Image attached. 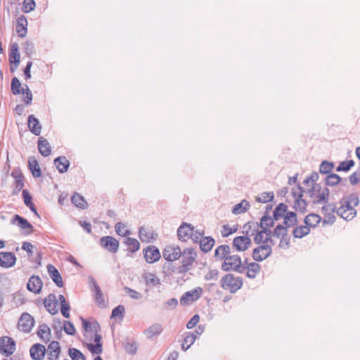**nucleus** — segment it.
I'll return each mask as SVG.
<instances>
[{"label":"nucleus","instance_id":"nucleus-1","mask_svg":"<svg viewBox=\"0 0 360 360\" xmlns=\"http://www.w3.org/2000/svg\"><path fill=\"white\" fill-rule=\"evenodd\" d=\"M359 203V198L356 193L344 196L340 200V206L337 207V214L347 221L353 219L356 215L355 207Z\"/></svg>","mask_w":360,"mask_h":360},{"label":"nucleus","instance_id":"nucleus-2","mask_svg":"<svg viewBox=\"0 0 360 360\" xmlns=\"http://www.w3.org/2000/svg\"><path fill=\"white\" fill-rule=\"evenodd\" d=\"M181 252V264L176 269L173 266L172 269V271H176L178 274H183L190 271L193 268L197 257L195 250L191 248H186Z\"/></svg>","mask_w":360,"mask_h":360},{"label":"nucleus","instance_id":"nucleus-3","mask_svg":"<svg viewBox=\"0 0 360 360\" xmlns=\"http://www.w3.org/2000/svg\"><path fill=\"white\" fill-rule=\"evenodd\" d=\"M309 198L314 204L327 203L329 200V189L322 187L319 184H314L307 191Z\"/></svg>","mask_w":360,"mask_h":360},{"label":"nucleus","instance_id":"nucleus-4","mask_svg":"<svg viewBox=\"0 0 360 360\" xmlns=\"http://www.w3.org/2000/svg\"><path fill=\"white\" fill-rule=\"evenodd\" d=\"M220 284L224 290H229L231 293H236L242 288L243 280L240 276L227 274L221 278Z\"/></svg>","mask_w":360,"mask_h":360},{"label":"nucleus","instance_id":"nucleus-5","mask_svg":"<svg viewBox=\"0 0 360 360\" xmlns=\"http://www.w3.org/2000/svg\"><path fill=\"white\" fill-rule=\"evenodd\" d=\"M221 269L225 271H236L240 274L244 273V267L242 266L241 257L236 254L229 256L226 261L223 262Z\"/></svg>","mask_w":360,"mask_h":360},{"label":"nucleus","instance_id":"nucleus-6","mask_svg":"<svg viewBox=\"0 0 360 360\" xmlns=\"http://www.w3.org/2000/svg\"><path fill=\"white\" fill-rule=\"evenodd\" d=\"M324 205L322 207V213L324 215V218L322 221L323 225H331L335 223L336 217L335 212L337 213V206L334 202L323 203Z\"/></svg>","mask_w":360,"mask_h":360},{"label":"nucleus","instance_id":"nucleus-7","mask_svg":"<svg viewBox=\"0 0 360 360\" xmlns=\"http://www.w3.org/2000/svg\"><path fill=\"white\" fill-rule=\"evenodd\" d=\"M273 236L280 239L278 246L281 248L288 249L290 247V238L288 234V229L282 224H278L274 231Z\"/></svg>","mask_w":360,"mask_h":360},{"label":"nucleus","instance_id":"nucleus-8","mask_svg":"<svg viewBox=\"0 0 360 360\" xmlns=\"http://www.w3.org/2000/svg\"><path fill=\"white\" fill-rule=\"evenodd\" d=\"M274 244H261L253 250L252 258L256 262H262L269 257L272 253V246Z\"/></svg>","mask_w":360,"mask_h":360},{"label":"nucleus","instance_id":"nucleus-9","mask_svg":"<svg viewBox=\"0 0 360 360\" xmlns=\"http://www.w3.org/2000/svg\"><path fill=\"white\" fill-rule=\"evenodd\" d=\"M254 236V242L256 244L271 243L274 244L271 237L273 232L270 229L257 228Z\"/></svg>","mask_w":360,"mask_h":360},{"label":"nucleus","instance_id":"nucleus-10","mask_svg":"<svg viewBox=\"0 0 360 360\" xmlns=\"http://www.w3.org/2000/svg\"><path fill=\"white\" fill-rule=\"evenodd\" d=\"M304 190L300 185L297 188H292V194L295 198L294 208L297 211L304 212L307 208V202L305 200L302 199Z\"/></svg>","mask_w":360,"mask_h":360},{"label":"nucleus","instance_id":"nucleus-11","mask_svg":"<svg viewBox=\"0 0 360 360\" xmlns=\"http://www.w3.org/2000/svg\"><path fill=\"white\" fill-rule=\"evenodd\" d=\"M15 350V342L10 337L3 336L0 338V353L9 356Z\"/></svg>","mask_w":360,"mask_h":360},{"label":"nucleus","instance_id":"nucleus-12","mask_svg":"<svg viewBox=\"0 0 360 360\" xmlns=\"http://www.w3.org/2000/svg\"><path fill=\"white\" fill-rule=\"evenodd\" d=\"M202 294V289L200 287H197L190 291H187L183 294L180 298L181 305H188L192 302L198 300Z\"/></svg>","mask_w":360,"mask_h":360},{"label":"nucleus","instance_id":"nucleus-13","mask_svg":"<svg viewBox=\"0 0 360 360\" xmlns=\"http://www.w3.org/2000/svg\"><path fill=\"white\" fill-rule=\"evenodd\" d=\"M89 281L91 290L94 294V299L96 304L99 307H104L105 306V304L103 298V295L97 281L93 276H89Z\"/></svg>","mask_w":360,"mask_h":360},{"label":"nucleus","instance_id":"nucleus-14","mask_svg":"<svg viewBox=\"0 0 360 360\" xmlns=\"http://www.w3.org/2000/svg\"><path fill=\"white\" fill-rule=\"evenodd\" d=\"M182 255L181 250L178 245H167L162 252L163 258L168 262H174L179 259Z\"/></svg>","mask_w":360,"mask_h":360},{"label":"nucleus","instance_id":"nucleus-15","mask_svg":"<svg viewBox=\"0 0 360 360\" xmlns=\"http://www.w3.org/2000/svg\"><path fill=\"white\" fill-rule=\"evenodd\" d=\"M100 245L111 253H116L119 248V241L112 236H103L100 238Z\"/></svg>","mask_w":360,"mask_h":360},{"label":"nucleus","instance_id":"nucleus-16","mask_svg":"<svg viewBox=\"0 0 360 360\" xmlns=\"http://www.w3.org/2000/svg\"><path fill=\"white\" fill-rule=\"evenodd\" d=\"M18 327L24 333H29L34 325V318L28 313H22L18 320Z\"/></svg>","mask_w":360,"mask_h":360},{"label":"nucleus","instance_id":"nucleus-17","mask_svg":"<svg viewBox=\"0 0 360 360\" xmlns=\"http://www.w3.org/2000/svg\"><path fill=\"white\" fill-rule=\"evenodd\" d=\"M233 248L239 252H244L248 250L252 245V240L248 236H237L233 240Z\"/></svg>","mask_w":360,"mask_h":360},{"label":"nucleus","instance_id":"nucleus-18","mask_svg":"<svg viewBox=\"0 0 360 360\" xmlns=\"http://www.w3.org/2000/svg\"><path fill=\"white\" fill-rule=\"evenodd\" d=\"M16 263V257L11 252H0V266L4 269L13 267Z\"/></svg>","mask_w":360,"mask_h":360},{"label":"nucleus","instance_id":"nucleus-19","mask_svg":"<svg viewBox=\"0 0 360 360\" xmlns=\"http://www.w3.org/2000/svg\"><path fill=\"white\" fill-rule=\"evenodd\" d=\"M146 261L152 264L158 261L161 257L159 250L154 245H150L143 251Z\"/></svg>","mask_w":360,"mask_h":360},{"label":"nucleus","instance_id":"nucleus-20","mask_svg":"<svg viewBox=\"0 0 360 360\" xmlns=\"http://www.w3.org/2000/svg\"><path fill=\"white\" fill-rule=\"evenodd\" d=\"M193 226L190 224L182 223L177 230V236L180 240L186 241L192 237Z\"/></svg>","mask_w":360,"mask_h":360},{"label":"nucleus","instance_id":"nucleus-21","mask_svg":"<svg viewBox=\"0 0 360 360\" xmlns=\"http://www.w3.org/2000/svg\"><path fill=\"white\" fill-rule=\"evenodd\" d=\"M46 309L52 315L58 313V301L54 294L50 293L44 300V302Z\"/></svg>","mask_w":360,"mask_h":360},{"label":"nucleus","instance_id":"nucleus-22","mask_svg":"<svg viewBox=\"0 0 360 360\" xmlns=\"http://www.w3.org/2000/svg\"><path fill=\"white\" fill-rule=\"evenodd\" d=\"M30 353L33 360H42L45 356L46 348L43 345L37 343L31 347Z\"/></svg>","mask_w":360,"mask_h":360},{"label":"nucleus","instance_id":"nucleus-23","mask_svg":"<svg viewBox=\"0 0 360 360\" xmlns=\"http://www.w3.org/2000/svg\"><path fill=\"white\" fill-rule=\"evenodd\" d=\"M42 288V281L38 276H32L27 283V288L29 291L38 294Z\"/></svg>","mask_w":360,"mask_h":360},{"label":"nucleus","instance_id":"nucleus-24","mask_svg":"<svg viewBox=\"0 0 360 360\" xmlns=\"http://www.w3.org/2000/svg\"><path fill=\"white\" fill-rule=\"evenodd\" d=\"M347 180V179H342L338 174L335 173H330L326 175L324 179L326 186H335L340 184L343 186L346 185Z\"/></svg>","mask_w":360,"mask_h":360},{"label":"nucleus","instance_id":"nucleus-25","mask_svg":"<svg viewBox=\"0 0 360 360\" xmlns=\"http://www.w3.org/2000/svg\"><path fill=\"white\" fill-rule=\"evenodd\" d=\"M47 270L55 284L59 288L63 287V281L58 270L52 264H49L47 266Z\"/></svg>","mask_w":360,"mask_h":360},{"label":"nucleus","instance_id":"nucleus-26","mask_svg":"<svg viewBox=\"0 0 360 360\" xmlns=\"http://www.w3.org/2000/svg\"><path fill=\"white\" fill-rule=\"evenodd\" d=\"M162 330V326L160 323H155L144 330L143 334L148 339H152L153 337L160 335Z\"/></svg>","mask_w":360,"mask_h":360},{"label":"nucleus","instance_id":"nucleus-27","mask_svg":"<svg viewBox=\"0 0 360 360\" xmlns=\"http://www.w3.org/2000/svg\"><path fill=\"white\" fill-rule=\"evenodd\" d=\"M27 125L30 131L36 136L41 134V127L37 118L33 115H30L27 119Z\"/></svg>","mask_w":360,"mask_h":360},{"label":"nucleus","instance_id":"nucleus-28","mask_svg":"<svg viewBox=\"0 0 360 360\" xmlns=\"http://www.w3.org/2000/svg\"><path fill=\"white\" fill-rule=\"evenodd\" d=\"M39 153L44 157L49 156L51 153V148L49 141L44 137H39L37 142Z\"/></svg>","mask_w":360,"mask_h":360},{"label":"nucleus","instance_id":"nucleus-29","mask_svg":"<svg viewBox=\"0 0 360 360\" xmlns=\"http://www.w3.org/2000/svg\"><path fill=\"white\" fill-rule=\"evenodd\" d=\"M54 165L60 173L68 171L70 167V162L65 156H59L54 160Z\"/></svg>","mask_w":360,"mask_h":360},{"label":"nucleus","instance_id":"nucleus-30","mask_svg":"<svg viewBox=\"0 0 360 360\" xmlns=\"http://www.w3.org/2000/svg\"><path fill=\"white\" fill-rule=\"evenodd\" d=\"M243 266L244 272L246 271L247 277L250 278H255L261 270L259 264L256 262H250L248 266Z\"/></svg>","mask_w":360,"mask_h":360},{"label":"nucleus","instance_id":"nucleus-31","mask_svg":"<svg viewBox=\"0 0 360 360\" xmlns=\"http://www.w3.org/2000/svg\"><path fill=\"white\" fill-rule=\"evenodd\" d=\"M60 352V344L58 341H52L48 346V356L49 359L53 360L58 358Z\"/></svg>","mask_w":360,"mask_h":360},{"label":"nucleus","instance_id":"nucleus-32","mask_svg":"<svg viewBox=\"0 0 360 360\" xmlns=\"http://www.w3.org/2000/svg\"><path fill=\"white\" fill-rule=\"evenodd\" d=\"M200 248L203 252H210L215 244L214 239L211 236L203 237L199 242Z\"/></svg>","mask_w":360,"mask_h":360},{"label":"nucleus","instance_id":"nucleus-33","mask_svg":"<svg viewBox=\"0 0 360 360\" xmlns=\"http://www.w3.org/2000/svg\"><path fill=\"white\" fill-rule=\"evenodd\" d=\"M15 221H18V226L22 229H30L31 231L27 233V234H30L32 231L33 226L25 218L20 217L18 214H15L13 216L11 223L15 224Z\"/></svg>","mask_w":360,"mask_h":360},{"label":"nucleus","instance_id":"nucleus-34","mask_svg":"<svg viewBox=\"0 0 360 360\" xmlns=\"http://www.w3.org/2000/svg\"><path fill=\"white\" fill-rule=\"evenodd\" d=\"M259 228L258 222L256 221H249L244 224L243 226V236L251 237L255 235V231H257V229Z\"/></svg>","mask_w":360,"mask_h":360},{"label":"nucleus","instance_id":"nucleus-35","mask_svg":"<svg viewBox=\"0 0 360 360\" xmlns=\"http://www.w3.org/2000/svg\"><path fill=\"white\" fill-rule=\"evenodd\" d=\"M142 278L147 285L155 287L160 285V278L153 273L146 272L142 274Z\"/></svg>","mask_w":360,"mask_h":360},{"label":"nucleus","instance_id":"nucleus-36","mask_svg":"<svg viewBox=\"0 0 360 360\" xmlns=\"http://www.w3.org/2000/svg\"><path fill=\"white\" fill-rule=\"evenodd\" d=\"M27 19L22 15L18 19L16 32L19 37L24 38L27 34Z\"/></svg>","mask_w":360,"mask_h":360},{"label":"nucleus","instance_id":"nucleus-37","mask_svg":"<svg viewBox=\"0 0 360 360\" xmlns=\"http://www.w3.org/2000/svg\"><path fill=\"white\" fill-rule=\"evenodd\" d=\"M37 335L42 341L48 342L51 338V329L47 324L43 323L39 326Z\"/></svg>","mask_w":360,"mask_h":360},{"label":"nucleus","instance_id":"nucleus-38","mask_svg":"<svg viewBox=\"0 0 360 360\" xmlns=\"http://www.w3.org/2000/svg\"><path fill=\"white\" fill-rule=\"evenodd\" d=\"M288 212V206L283 202L279 203L273 212L274 219L276 221L284 218Z\"/></svg>","mask_w":360,"mask_h":360},{"label":"nucleus","instance_id":"nucleus-39","mask_svg":"<svg viewBox=\"0 0 360 360\" xmlns=\"http://www.w3.org/2000/svg\"><path fill=\"white\" fill-rule=\"evenodd\" d=\"M196 340V335L195 333H192V332H188L185 334L184 341L181 343V349L184 351H186L195 342Z\"/></svg>","mask_w":360,"mask_h":360},{"label":"nucleus","instance_id":"nucleus-40","mask_svg":"<svg viewBox=\"0 0 360 360\" xmlns=\"http://www.w3.org/2000/svg\"><path fill=\"white\" fill-rule=\"evenodd\" d=\"M22 197H23V199H24V203L25 205L28 207L30 210L36 215L38 217H39V214H38L37 211V209L34 206V205L33 204L32 201V196L30 195L29 192L27 191V190H22Z\"/></svg>","mask_w":360,"mask_h":360},{"label":"nucleus","instance_id":"nucleus-41","mask_svg":"<svg viewBox=\"0 0 360 360\" xmlns=\"http://www.w3.org/2000/svg\"><path fill=\"white\" fill-rule=\"evenodd\" d=\"M321 218L319 214L311 213L304 218V223L309 228H314L321 222Z\"/></svg>","mask_w":360,"mask_h":360},{"label":"nucleus","instance_id":"nucleus-42","mask_svg":"<svg viewBox=\"0 0 360 360\" xmlns=\"http://www.w3.org/2000/svg\"><path fill=\"white\" fill-rule=\"evenodd\" d=\"M20 56L18 52V46L17 44H14L12 45L9 54H8V60L10 64L13 63H20Z\"/></svg>","mask_w":360,"mask_h":360},{"label":"nucleus","instance_id":"nucleus-43","mask_svg":"<svg viewBox=\"0 0 360 360\" xmlns=\"http://www.w3.org/2000/svg\"><path fill=\"white\" fill-rule=\"evenodd\" d=\"M28 163L33 176L36 178L41 176V171L37 160L34 158H30Z\"/></svg>","mask_w":360,"mask_h":360},{"label":"nucleus","instance_id":"nucleus-44","mask_svg":"<svg viewBox=\"0 0 360 360\" xmlns=\"http://www.w3.org/2000/svg\"><path fill=\"white\" fill-rule=\"evenodd\" d=\"M124 243L127 245L129 251L131 253L137 252L140 248V243L136 238L127 237Z\"/></svg>","mask_w":360,"mask_h":360},{"label":"nucleus","instance_id":"nucleus-45","mask_svg":"<svg viewBox=\"0 0 360 360\" xmlns=\"http://www.w3.org/2000/svg\"><path fill=\"white\" fill-rule=\"evenodd\" d=\"M310 232V228L307 225L297 226L293 229L292 235L296 238H302L308 235Z\"/></svg>","mask_w":360,"mask_h":360},{"label":"nucleus","instance_id":"nucleus-46","mask_svg":"<svg viewBox=\"0 0 360 360\" xmlns=\"http://www.w3.org/2000/svg\"><path fill=\"white\" fill-rule=\"evenodd\" d=\"M58 300L60 302V311H61L62 315L65 318H69L70 317L69 311L70 310V304L67 302L65 297L63 295H60L58 296Z\"/></svg>","mask_w":360,"mask_h":360},{"label":"nucleus","instance_id":"nucleus-47","mask_svg":"<svg viewBox=\"0 0 360 360\" xmlns=\"http://www.w3.org/2000/svg\"><path fill=\"white\" fill-rule=\"evenodd\" d=\"M283 223L286 228L295 226L297 223V214L294 212H287Z\"/></svg>","mask_w":360,"mask_h":360},{"label":"nucleus","instance_id":"nucleus-48","mask_svg":"<svg viewBox=\"0 0 360 360\" xmlns=\"http://www.w3.org/2000/svg\"><path fill=\"white\" fill-rule=\"evenodd\" d=\"M250 207V203L245 200H243L240 203L234 205L232 212L235 214H238L245 212Z\"/></svg>","mask_w":360,"mask_h":360},{"label":"nucleus","instance_id":"nucleus-49","mask_svg":"<svg viewBox=\"0 0 360 360\" xmlns=\"http://www.w3.org/2000/svg\"><path fill=\"white\" fill-rule=\"evenodd\" d=\"M71 201L72 204L79 208L85 209L87 207V203L84 197L79 195L78 193H75L72 196Z\"/></svg>","mask_w":360,"mask_h":360},{"label":"nucleus","instance_id":"nucleus-50","mask_svg":"<svg viewBox=\"0 0 360 360\" xmlns=\"http://www.w3.org/2000/svg\"><path fill=\"white\" fill-rule=\"evenodd\" d=\"M274 221H276V219H274V217H271L269 215L267 216V214H264L260 220V223L259 224V228L269 229V228L274 226Z\"/></svg>","mask_w":360,"mask_h":360},{"label":"nucleus","instance_id":"nucleus-51","mask_svg":"<svg viewBox=\"0 0 360 360\" xmlns=\"http://www.w3.org/2000/svg\"><path fill=\"white\" fill-rule=\"evenodd\" d=\"M229 250V245H221L218 246L214 250V257L218 260H222V258H226L225 255L227 251Z\"/></svg>","mask_w":360,"mask_h":360},{"label":"nucleus","instance_id":"nucleus-52","mask_svg":"<svg viewBox=\"0 0 360 360\" xmlns=\"http://www.w3.org/2000/svg\"><path fill=\"white\" fill-rule=\"evenodd\" d=\"M21 84L17 77H13L11 80V90L14 95L19 94L20 93L25 94V88L20 89Z\"/></svg>","mask_w":360,"mask_h":360},{"label":"nucleus","instance_id":"nucleus-53","mask_svg":"<svg viewBox=\"0 0 360 360\" xmlns=\"http://www.w3.org/2000/svg\"><path fill=\"white\" fill-rule=\"evenodd\" d=\"M354 164L353 160L342 161L336 167V172H348L354 166Z\"/></svg>","mask_w":360,"mask_h":360},{"label":"nucleus","instance_id":"nucleus-54","mask_svg":"<svg viewBox=\"0 0 360 360\" xmlns=\"http://www.w3.org/2000/svg\"><path fill=\"white\" fill-rule=\"evenodd\" d=\"M334 168V163L324 160L321 162L319 167V172L323 174H329Z\"/></svg>","mask_w":360,"mask_h":360},{"label":"nucleus","instance_id":"nucleus-55","mask_svg":"<svg viewBox=\"0 0 360 360\" xmlns=\"http://www.w3.org/2000/svg\"><path fill=\"white\" fill-rule=\"evenodd\" d=\"M274 198V192H263L257 197L256 200L259 202L266 203L271 202Z\"/></svg>","mask_w":360,"mask_h":360},{"label":"nucleus","instance_id":"nucleus-56","mask_svg":"<svg viewBox=\"0 0 360 360\" xmlns=\"http://www.w3.org/2000/svg\"><path fill=\"white\" fill-rule=\"evenodd\" d=\"M68 354L72 360H86V357L83 353L76 348H70L68 349Z\"/></svg>","mask_w":360,"mask_h":360},{"label":"nucleus","instance_id":"nucleus-57","mask_svg":"<svg viewBox=\"0 0 360 360\" xmlns=\"http://www.w3.org/2000/svg\"><path fill=\"white\" fill-rule=\"evenodd\" d=\"M125 309L122 304L118 305L112 311L111 318L119 317V319L122 320L124 315Z\"/></svg>","mask_w":360,"mask_h":360},{"label":"nucleus","instance_id":"nucleus-58","mask_svg":"<svg viewBox=\"0 0 360 360\" xmlns=\"http://www.w3.org/2000/svg\"><path fill=\"white\" fill-rule=\"evenodd\" d=\"M115 227L117 233L121 236H126L130 234V231L127 229L125 225L122 222H117Z\"/></svg>","mask_w":360,"mask_h":360},{"label":"nucleus","instance_id":"nucleus-59","mask_svg":"<svg viewBox=\"0 0 360 360\" xmlns=\"http://www.w3.org/2000/svg\"><path fill=\"white\" fill-rule=\"evenodd\" d=\"M125 292L133 300H141L143 297V295L141 292L129 288L124 287V288Z\"/></svg>","mask_w":360,"mask_h":360},{"label":"nucleus","instance_id":"nucleus-60","mask_svg":"<svg viewBox=\"0 0 360 360\" xmlns=\"http://www.w3.org/2000/svg\"><path fill=\"white\" fill-rule=\"evenodd\" d=\"M63 330L70 335H74L76 333V330L73 323L69 321H64L63 322Z\"/></svg>","mask_w":360,"mask_h":360},{"label":"nucleus","instance_id":"nucleus-61","mask_svg":"<svg viewBox=\"0 0 360 360\" xmlns=\"http://www.w3.org/2000/svg\"><path fill=\"white\" fill-rule=\"evenodd\" d=\"M22 248V250H23L27 252V256H28V257H30V259L33 256V254H34V251H33L34 245L30 242L24 241L22 243V248Z\"/></svg>","mask_w":360,"mask_h":360},{"label":"nucleus","instance_id":"nucleus-62","mask_svg":"<svg viewBox=\"0 0 360 360\" xmlns=\"http://www.w3.org/2000/svg\"><path fill=\"white\" fill-rule=\"evenodd\" d=\"M35 1L34 0H24L23 1V11L29 13L35 8Z\"/></svg>","mask_w":360,"mask_h":360},{"label":"nucleus","instance_id":"nucleus-63","mask_svg":"<svg viewBox=\"0 0 360 360\" xmlns=\"http://www.w3.org/2000/svg\"><path fill=\"white\" fill-rule=\"evenodd\" d=\"M124 348L128 354H134L137 350L136 343L135 342H127L124 345Z\"/></svg>","mask_w":360,"mask_h":360},{"label":"nucleus","instance_id":"nucleus-64","mask_svg":"<svg viewBox=\"0 0 360 360\" xmlns=\"http://www.w3.org/2000/svg\"><path fill=\"white\" fill-rule=\"evenodd\" d=\"M218 275L219 271L217 269H211L205 275L204 278L205 281H217L218 279Z\"/></svg>","mask_w":360,"mask_h":360}]
</instances>
